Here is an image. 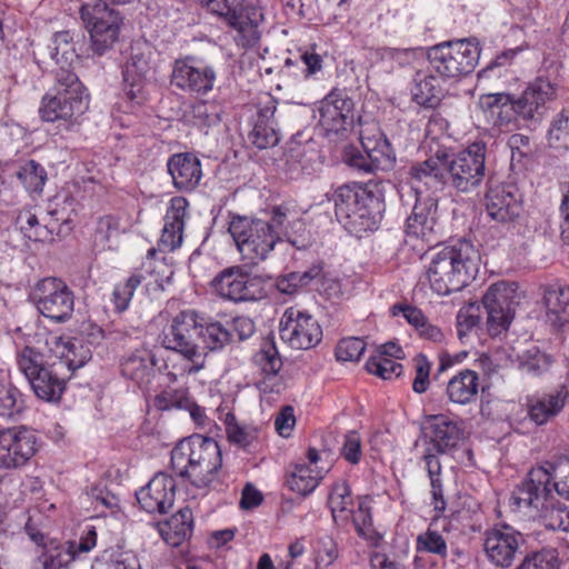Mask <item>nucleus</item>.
<instances>
[{
	"mask_svg": "<svg viewBox=\"0 0 569 569\" xmlns=\"http://www.w3.org/2000/svg\"><path fill=\"white\" fill-rule=\"evenodd\" d=\"M239 252L243 259L257 264L268 258L278 242L279 236H274L267 224V220L234 214L231 217L228 228Z\"/></svg>",
	"mask_w": 569,
	"mask_h": 569,
	"instance_id": "nucleus-10",
	"label": "nucleus"
},
{
	"mask_svg": "<svg viewBox=\"0 0 569 569\" xmlns=\"http://www.w3.org/2000/svg\"><path fill=\"white\" fill-rule=\"evenodd\" d=\"M360 144L379 170H389L396 164L395 149L376 123H368L360 130Z\"/></svg>",
	"mask_w": 569,
	"mask_h": 569,
	"instance_id": "nucleus-33",
	"label": "nucleus"
},
{
	"mask_svg": "<svg viewBox=\"0 0 569 569\" xmlns=\"http://www.w3.org/2000/svg\"><path fill=\"white\" fill-rule=\"evenodd\" d=\"M480 254L473 243L458 239L441 247L431 258L427 276L439 296L461 291L477 276Z\"/></svg>",
	"mask_w": 569,
	"mask_h": 569,
	"instance_id": "nucleus-4",
	"label": "nucleus"
},
{
	"mask_svg": "<svg viewBox=\"0 0 569 569\" xmlns=\"http://www.w3.org/2000/svg\"><path fill=\"white\" fill-rule=\"evenodd\" d=\"M507 144L511 150V168L521 170L532 154L530 138L522 133H513L508 138Z\"/></svg>",
	"mask_w": 569,
	"mask_h": 569,
	"instance_id": "nucleus-55",
	"label": "nucleus"
},
{
	"mask_svg": "<svg viewBox=\"0 0 569 569\" xmlns=\"http://www.w3.org/2000/svg\"><path fill=\"white\" fill-rule=\"evenodd\" d=\"M413 361L416 376L412 382V390L417 393H423L430 385L431 362L423 353L416 356Z\"/></svg>",
	"mask_w": 569,
	"mask_h": 569,
	"instance_id": "nucleus-64",
	"label": "nucleus"
},
{
	"mask_svg": "<svg viewBox=\"0 0 569 569\" xmlns=\"http://www.w3.org/2000/svg\"><path fill=\"white\" fill-rule=\"evenodd\" d=\"M17 366L28 380L36 397L46 402H59L69 378L68 370L34 347L26 346L17 352Z\"/></svg>",
	"mask_w": 569,
	"mask_h": 569,
	"instance_id": "nucleus-7",
	"label": "nucleus"
},
{
	"mask_svg": "<svg viewBox=\"0 0 569 569\" xmlns=\"http://www.w3.org/2000/svg\"><path fill=\"white\" fill-rule=\"evenodd\" d=\"M416 550L420 553L435 555L446 561L448 560V539L429 526L426 531L417 536Z\"/></svg>",
	"mask_w": 569,
	"mask_h": 569,
	"instance_id": "nucleus-50",
	"label": "nucleus"
},
{
	"mask_svg": "<svg viewBox=\"0 0 569 569\" xmlns=\"http://www.w3.org/2000/svg\"><path fill=\"white\" fill-rule=\"evenodd\" d=\"M568 397V389L561 386L553 392L528 399L527 412L529 419L537 426L547 423L562 411Z\"/></svg>",
	"mask_w": 569,
	"mask_h": 569,
	"instance_id": "nucleus-35",
	"label": "nucleus"
},
{
	"mask_svg": "<svg viewBox=\"0 0 569 569\" xmlns=\"http://www.w3.org/2000/svg\"><path fill=\"white\" fill-rule=\"evenodd\" d=\"M173 187L180 192L196 190L202 178L200 159L192 152L173 153L167 161Z\"/></svg>",
	"mask_w": 569,
	"mask_h": 569,
	"instance_id": "nucleus-32",
	"label": "nucleus"
},
{
	"mask_svg": "<svg viewBox=\"0 0 569 569\" xmlns=\"http://www.w3.org/2000/svg\"><path fill=\"white\" fill-rule=\"evenodd\" d=\"M380 184L375 181L350 182L333 190L335 214L350 233L361 237L362 232L379 227L386 207Z\"/></svg>",
	"mask_w": 569,
	"mask_h": 569,
	"instance_id": "nucleus-3",
	"label": "nucleus"
},
{
	"mask_svg": "<svg viewBox=\"0 0 569 569\" xmlns=\"http://www.w3.org/2000/svg\"><path fill=\"white\" fill-rule=\"evenodd\" d=\"M152 51L146 42H132L122 67V87L126 98L142 104L146 100L147 76L151 69Z\"/></svg>",
	"mask_w": 569,
	"mask_h": 569,
	"instance_id": "nucleus-20",
	"label": "nucleus"
},
{
	"mask_svg": "<svg viewBox=\"0 0 569 569\" xmlns=\"http://www.w3.org/2000/svg\"><path fill=\"white\" fill-rule=\"evenodd\" d=\"M548 142L555 149H569V114L560 112L548 130Z\"/></svg>",
	"mask_w": 569,
	"mask_h": 569,
	"instance_id": "nucleus-58",
	"label": "nucleus"
},
{
	"mask_svg": "<svg viewBox=\"0 0 569 569\" xmlns=\"http://www.w3.org/2000/svg\"><path fill=\"white\" fill-rule=\"evenodd\" d=\"M54 84L41 100L39 116L43 121H72L88 109L86 88L73 70H54Z\"/></svg>",
	"mask_w": 569,
	"mask_h": 569,
	"instance_id": "nucleus-8",
	"label": "nucleus"
},
{
	"mask_svg": "<svg viewBox=\"0 0 569 569\" xmlns=\"http://www.w3.org/2000/svg\"><path fill=\"white\" fill-rule=\"evenodd\" d=\"M264 378H274L282 368V359L272 338L266 339L253 357Z\"/></svg>",
	"mask_w": 569,
	"mask_h": 569,
	"instance_id": "nucleus-48",
	"label": "nucleus"
},
{
	"mask_svg": "<svg viewBox=\"0 0 569 569\" xmlns=\"http://www.w3.org/2000/svg\"><path fill=\"white\" fill-rule=\"evenodd\" d=\"M559 552L555 548H543L527 555L516 569H559Z\"/></svg>",
	"mask_w": 569,
	"mask_h": 569,
	"instance_id": "nucleus-53",
	"label": "nucleus"
},
{
	"mask_svg": "<svg viewBox=\"0 0 569 569\" xmlns=\"http://www.w3.org/2000/svg\"><path fill=\"white\" fill-rule=\"evenodd\" d=\"M281 339L292 349L309 350L322 340V329L311 315L288 308L279 325Z\"/></svg>",
	"mask_w": 569,
	"mask_h": 569,
	"instance_id": "nucleus-23",
	"label": "nucleus"
},
{
	"mask_svg": "<svg viewBox=\"0 0 569 569\" xmlns=\"http://www.w3.org/2000/svg\"><path fill=\"white\" fill-rule=\"evenodd\" d=\"M187 204L188 202L184 198H173L171 200L170 208L164 217V226L158 241V248H156L157 250L171 252L181 246Z\"/></svg>",
	"mask_w": 569,
	"mask_h": 569,
	"instance_id": "nucleus-34",
	"label": "nucleus"
},
{
	"mask_svg": "<svg viewBox=\"0 0 569 569\" xmlns=\"http://www.w3.org/2000/svg\"><path fill=\"white\" fill-rule=\"evenodd\" d=\"M480 378L471 369H462L447 383L446 396L449 401L457 405H469L478 398Z\"/></svg>",
	"mask_w": 569,
	"mask_h": 569,
	"instance_id": "nucleus-36",
	"label": "nucleus"
},
{
	"mask_svg": "<svg viewBox=\"0 0 569 569\" xmlns=\"http://www.w3.org/2000/svg\"><path fill=\"white\" fill-rule=\"evenodd\" d=\"M345 162L353 170L362 174H371L377 172L379 169L375 166V162L371 161V158H368V152L365 150L358 149L356 147H351L345 152Z\"/></svg>",
	"mask_w": 569,
	"mask_h": 569,
	"instance_id": "nucleus-62",
	"label": "nucleus"
},
{
	"mask_svg": "<svg viewBox=\"0 0 569 569\" xmlns=\"http://www.w3.org/2000/svg\"><path fill=\"white\" fill-rule=\"evenodd\" d=\"M170 466L196 489L220 491L226 486L222 451L213 438L196 433L181 439L171 450Z\"/></svg>",
	"mask_w": 569,
	"mask_h": 569,
	"instance_id": "nucleus-2",
	"label": "nucleus"
},
{
	"mask_svg": "<svg viewBox=\"0 0 569 569\" xmlns=\"http://www.w3.org/2000/svg\"><path fill=\"white\" fill-rule=\"evenodd\" d=\"M486 158L487 143L482 140L473 141L457 152L439 147L426 160L410 164L407 179L411 186L449 188L458 193H469L486 178Z\"/></svg>",
	"mask_w": 569,
	"mask_h": 569,
	"instance_id": "nucleus-1",
	"label": "nucleus"
},
{
	"mask_svg": "<svg viewBox=\"0 0 569 569\" xmlns=\"http://www.w3.org/2000/svg\"><path fill=\"white\" fill-rule=\"evenodd\" d=\"M121 375L141 390H149L160 372L156 355L149 349H136L120 363Z\"/></svg>",
	"mask_w": 569,
	"mask_h": 569,
	"instance_id": "nucleus-30",
	"label": "nucleus"
},
{
	"mask_svg": "<svg viewBox=\"0 0 569 569\" xmlns=\"http://www.w3.org/2000/svg\"><path fill=\"white\" fill-rule=\"evenodd\" d=\"M485 207L492 220L500 223L513 222L522 210L518 187L512 182H500L493 177L488 178Z\"/></svg>",
	"mask_w": 569,
	"mask_h": 569,
	"instance_id": "nucleus-25",
	"label": "nucleus"
},
{
	"mask_svg": "<svg viewBox=\"0 0 569 569\" xmlns=\"http://www.w3.org/2000/svg\"><path fill=\"white\" fill-rule=\"evenodd\" d=\"M201 313L187 309L176 315L170 326L163 330L162 346L183 356L192 365L188 373H196L204 366L202 352L198 345Z\"/></svg>",
	"mask_w": 569,
	"mask_h": 569,
	"instance_id": "nucleus-11",
	"label": "nucleus"
},
{
	"mask_svg": "<svg viewBox=\"0 0 569 569\" xmlns=\"http://www.w3.org/2000/svg\"><path fill=\"white\" fill-rule=\"evenodd\" d=\"M14 176L30 193H40L47 181L46 169L36 160H28L22 163Z\"/></svg>",
	"mask_w": 569,
	"mask_h": 569,
	"instance_id": "nucleus-49",
	"label": "nucleus"
},
{
	"mask_svg": "<svg viewBox=\"0 0 569 569\" xmlns=\"http://www.w3.org/2000/svg\"><path fill=\"white\" fill-rule=\"evenodd\" d=\"M120 233V219L113 214H106L98 218L96 222L93 242L102 249L111 248L109 244L113 237Z\"/></svg>",
	"mask_w": 569,
	"mask_h": 569,
	"instance_id": "nucleus-54",
	"label": "nucleus"
},
{
	"mask_svg": "<svg viewBox=\"0 0 569 569\" xmlns=\"http://www.w3.org/2000/svg\"><path fill=\"white\" fill-rule=\"evenodd\" d=\"M49 343L54 353L51 360L62 365L68 370L69 378L92 358V350L86 345L82 335L72 338L52 337Z\"/></svg>",
	"mask_w": 569,
	"mask_h": 569,
	"instance_id": "nucleus-31",
	"label": "nucleus"
},
{
	"mask_svg": "<svg viewBox=\"0 0 569 569\" xmlns=\"http://www.w3.org/2000/svg\"><path fill=\"white\" fill-rule=\"evenodd\" d=\"M320 124L327 133L347 138L355 123V102L347 90L335 87L320 101Z\"/></svg>",
	"mask_w": 569,
	"mask_h": 569,
	"instance_id": "nucleus-21",
	"label": "nucleus"
},
{
	"mask_svg": "<svg viewBox=\"0 0 569 569\" xmlns=\"http://www.w3.org/2000/svg\"><path fill=\"white\" fill-rule=\"evenodd\" d=\"M541 496V501L529 503V499L520 493V486H517L509 503L513 510L538 517L547 529L569 532V506L555 500L551 495Z\"/></svg>",
	"mask_w": 569,
	"mask_h": 569,
	"instance_id": "nucleus-24",
	"label": "nucleus"
},
{
	"mask_svg": "<svg viewBox=\"0 0 569 569\" xmlns=\"http://www.w3.org/2000/svg\"><path fill=\"white\" fill-rule=\"evenodd\" d=\"M552 365V358L542 352L537 347H532L523 352L519 360V368L532 376L540 377L549 371Z\"/></svg>",
	"mask_w": 569,
	"mask_h": 569,
	"instance_id": "nucleus-51",
	"label": "nucleus"
},
{
	"mask_svg": "<svg viewBox=\"0 0 569 569\" xmlns=\"http://www.w3.org/2000/svg\"><path fill=\"white\" fill-rule=\"evenodd\" d=\"M519 486L520 493L529 499V503L541 501V495H551L552 490L569 501V471L556 469L555 459L532 467Z\"/></svg>",
	"mask_w": 569,
	"mask_h": 569,
	"instance_id": "nucleus-17",
	"label": "nucleus"
},
{
	"mask_svg": "<svg viewBox=\"0 0 569 569\" xmlns=\"http://www.w3.org/2000/svg\"><path fill=\"white\" fill-rule=\"evenodd\" d=\"M200 322L199 340L202 342L203 349L220 351L226 346L233 343V333L229 327L203 313H201Z\"/></svg>",
	"mask_w": 569,
	"mask_h": 569,
	"instance_id": "nucleus-39",
	"label": "nucleus"
},
{
	"mask_svg": "<svg viewBox=\"0 0 569 569\" xmlns=\"http://www.w3.org/2000/svg\"><path fill=\"white\" fill-rule=\"evenodd\" d=\"M214 291L232 302L254 301L266 296L261 280L243 267L232 266L220 271L211 281Z\"/></svg>",
	"mask_w": 569,
	"mask_h": 569,
	"instance_id": "nucleus-19",
	"label": "nucleus"
},
{
	"mask_svg": "<svg viewBox=\"0 0 569 569\" xmlns=\"http://www.w3.org/2000/svg\"><path fill=\"white\" fill-rule=\"evenodd\" d=\"M328 507L332 519L337 523L338 518L347 520L353 512V499L350 486L346 480L336 481L328 497Z\"/></svg>",
	"mask_w": 569,
	"mask_h": 569,
	"instance_id": "nucleus-45",
	"label": "nucleus"
},
{
	"mask_svg": "<svg viewBox=\"0 0 569 569\" xmlns=\"http://www.w3.org/2000/svg\"><path fill=\"white\" fill-rule=\"evenodd\" d=\"M48 51L58 66L56 70H72L71 64L74 59H78L70 31L56 32L48 46Z\"/></svg>",
	"mask_w": 569,
	"mask_h": 569,
	"instance_id": "nucleus-44",
	"label": "nucleus"
},
{
	"mask_svg": "<svg viewBox=\"0 0 569 569\" xmlns=\"http://www.w3.org/2000/svg\"><path fill=\"white\" fill-rule=\"evenodd\" d=\"M224 425L229 442L249 452L254 451L260 445V429L253 426L240 425L233 413H227Z\"/></svg>",
	"mask_w": 569,
	"mask_h": 569,
	"instance_id": "nucleus-40",
	"label": "nucleus"
},
{
	"mask_svg": "<svg viewBox=\"0 0 569 569\" xmlns=\"http://www.w3.org/2000/svg\"><path fill=\"white\" fill-rule=\"evenodd\" d=\"M441 79L429 70L418 71L413 78V86L411 88L412 100L425 108L437 107L443 96V88L441 86Z\"/></svg>",
	"mask_w": 569,
	"mask_h": 569,
	"instance_id": "nucleus-38",
	"label": "nucleus"
},
{
	"mask_svg": "<svg viewBox=\"0 0 569 569\" xmlns=\"http://www.w3.org/2000/svg\"><path fill=\"white\" fill-rule=\"evenodd\" d=\"M39 450L38 437L26 426L0 430V485L12 482L4 471L19 470L27 466Z\"/></svg>",
	"mask_w": 569,
	"mask_h": 569,
	"instance_id": "nucleus-14",
	"label": "nucleus"
},
{
	"mask_svg": "<svg viewBox=\"0 0 569 569\" xmlns=\"http://www.w3.org/2000/svg\"><path fill=\"white\" fill-rule=\"evenodd\" d=\"M556 96L555 86L547 79L537 78L519 96L506 92L482 94L481 106L490 111L496 126H507L520 120L539 122L547 102Z\"/></svg>",
	"mask_w": 569,
	"mask_h": 569,
	"instance_id": "nucleus-5",
	"label": "nucleus"
},
{
	"mask_svg": "<svg viewBox=\"0 0 569 569\" xmlns=\"http://www.w3.org/2000/svg\"><path fill=\"white\" fill-rule=\"evenodd\" d=\"M142 280V274L132 273L123 282H119L114 286L112 291V302L117 312H123L128 309L134 291L141 284Z\"/></svg>",
	"mask_w": 569,
	"mask_h": 569,
	"instance_id": "nucleus-52",
	"label": "nucleus"
},
{
	"mask_svg": "<svg viewBox=\"0 0 569 569\" xmlns=\"http://www.w3.org/2000/svg\"><path fill=\"white\" fill-rule=\"evenodd\" d=\"M547 316L556 327L569 322V286L549 288L545 293Z\"/></svg>",
	"mask_w": 569,
	"mask_h": 569,
	"instance_id": "nucleus-42",
	"label": "nucleus"
},
{
	"mask_svg": "<svg viewBox=\"0 0 569 569\" xmlns=\"http://www.w3.org/2000/svg\"><path fill=\"white\" fill-rule=\"evenodd\" d=\"M161 251L156 248H150L147 251L144 261L142 262V269L154 277L156 282H163L170 279L173 271L166 262V257H160Z\"/></svg>",
	"mask_w": 569,
	"mask_h": 569,
	"instance_id": "nucleus-57",
	"label": "nucleus"
},
{
	"mask_svg": "<svg viewBox=\"0 0 569 569\" xmlns=\"http://www.w3.org/2000/svg\"><path fill=\"white\" fill-rule=\"evenodd\" d=\"M465 437L461 423L446 415H430L426 418L423 439L438 453H449Z\"/></svg>",
	"mask_w": 569,
	"mask_h": 569,
	"instance_id": "nucleus-28",
	"label": "nucleus"
},
{
	"mask_svg": "<svg viewBox=\"0 0 569 569\" xmlns=\"http://www.w3.org/2000/svg\"><path fill=\"white\" fill-rule=\"evenodd\" d=\"M517 54V49L505 50L497 54L486 68L478 72V82L483 86L510 83L516 79L513 62Z\"/></svg>",
	"mask_w": 569,
	"mask_h": 569,
	"instance_id": "nucleus-37",
	"label": "nucleus"
},
{
	"mask_svg": "<svg viewBox=\"0 0 569 569\" xmlns=\"http://www.w3.org/2000/svg\"><path fill=\"white\" fill-rule=\"evenodd\" d=\"M328 471L326 468L313 470L312 467L300 463L297 465L293 471L287 478L289 489L303 497L313 492L319 486L323 475Z\"/></svg>",
	"mask_w": 569,
	"mask_h": 569,
	"instance_id": "nucleus-43",
	"label": "nucleus"
},
{
	"mask_svg": "<svg viewBox=\"0 0 569 569\" xmlns=\"http://www.w3.org/2000/svg\"><path fill=\"white\" fill-rule=\"evenodd\" d=\"M286 240L292 247L301 250L310 244V238L306 229L305 222L301 219H293L288 223V228L282 233V241Z\"/></svg>",
	"mask_w": 569,
	"mask_h": 569,
	"instance_id": "nucleus-63",
	"label": "nucleus"
},
{
	"mask_svg": "<svg viewBox=\"0 0 569 569\" xmlns=\"http://www.w3.org/2000/svg\"><path fill=\"white\" fill-rule=\"evenodd\" d=\"M366 369L369 373L380 377L385 380L399 377L402 373V365L385 356H370L366 362Z\"/></svg>",
	"mask_w": 569,
	"mask_h": 569,
	"instance_id": "nucleus-56",
	"label": "nucleus"
},
{
	"mask_svg": "<svg viewBox=\"0 0 569 569\" xmlns=\"http://www.w3.org/2000/svg\"><path fill=\"white\" fill-rule=\"evenodd\" d=\"M278 103L270 93L260 97L256 103V112L250 120L252 129L248 138L258 149L274 147L281 140L280 127L276 118Z\"/></svg>",
	"mask_w": 569,
	"mask_h": 569,
	"instance_id": "nucleus-27",
	"label": "nucleus"
},
{
	"mask_svg": "<svg viewBox=\"0 0 569 569\" xmlns=\"http://www.w3.org/2000/svg\"><path fill=\"white\" fill-rule=\"evenodd\" d=\"M420 186H411L415 193V204L411 214L406 220V234L410 238L421 239L429 246L438 243L435 227L437 224L438 199L425 194Z\"/></svg>",
	"mask_w": 569,
	"mask_h": 569,
	"instance_id": "nucleus-26",
	"label": "nucleus"
},
{
	"mask_svg": "<svg viewBox=\"0 0 569 569\" xmlns=\"http://www.w3.org/2000/svg\"><path fill=\"white\" fill-rule=\"evenodd\" d=\"M480 51L476 38L449 40L429 48L427 59L442 81L458 80L473 72Z\"/></svg>",
	"mask_w": 569,
	"mask_h": 569,
	"instance_id": "nucleus-9",
	"label": "nucleus"
},
{
	"mask_svg": "<svg viewBox=\"0 0 569 569\" xmlns=\"http://www.w3.org/2000/svg\"><path fill=\"white\" fill-rule=\"evenodd\" d=\"M16 224L28 240L50 242L54 239V229L41 224L37 216L29 210L19 212Z\"/></svg>",
	"mask_w": 569,
	"mask_h": 569,
	"instance_id": "nucleus-46",
	"label": "nucleus"
},
{
	"mask_svg": "<svg viewBox=\"0 0 569 569\" xmlns=\"http://www.w3.org/2000/svg\"><path fill=\"white\" fill-rule=\"evenodd\" d=\"M300 62L302 63V76L305 79H320L323 74V57L316 52L315 46L310 49L299 50Z\"/></svg>",
	"mask_w": 569,
	"mask_h": 569,
	"instance_id": "nucleus-61",
	"label": "nucleus"
},
{
	"mask_svg": "<svg viewBox=\"0 0 569 569\" xmlns=\"http://www.w3.org/2000/svg\"><path fill=\"white\" fill-rule=\"evenodd\" d=\"M97 545V532L92 527L79 541H61L51 538L40 546L33 569H69V566L90 552Z\"/></svg>",
	"mask_w": 569,
	"mask_h": 569,
	"instance_id": "nucleus-16",
	"label": "nucleus"
},
{
	"mask_svg": "<svg viewBox=\"0 0 569 569\" xmlns=\"http://www.w3.org/2000/svg\"><path fill=\"white\" fill-rule=\"evenodd\" d=\"M366 351V342L363 339L358 337H348L341 339L335 349V356L337 361H359L363 352Z\"/></svg>",
	"mask_w": 569,
	"mask_h": 569,
	"instance_id": "nucleus-60",
	"label": "nucleus"
},
{
	"mask_svg": "<svg viewBox=\"0 0 569 569\" xmlns=\"http://www.w3.org/2000/svg\"><path fill=\"white\" fill-rule=\"evenodd\" d=\"M209 14L233 31L232 39L241 49L254 48L260 39V24L264 20L262 9L251 0H197Z\"/></svg>",
	"mask_w": 569,
	"mask_h": 569,
	"instance_id": "nucleus-6",
	"label": "nucleus"
},
{
	"mask_svg": "<svg viewBox=\"0 0 569 569\" xmlns=\"http://www.w3.org/2000/svg\"><path fill=\"white\" fill-rule=\"evenodd\" d=\"M27 409L24 395L10 381L0 380V416L12 418Z\"/></svg>",
	"mask_w": 569,
	"mask_h": 569,
	"instance_id": "nucleus-47",
	"label": "nucleus"
},
{
	"mask_svg": "<svg viewBox=\"0 0 569 569\" xmlns=\"http://www.w3.org/2000/svg\"><path fill=\"white\" fill-rule=\"evenodd\" d=\"M38 311L56 323L67 322L74 310V295L68 284L54 277L40 280L33 290Z\"/></svg>",
	"mask_w": 569,
	"mask_h": 569,
	"instance_id": "nucleus-15",
	"label": "nucleus"
},
{
	"mask_svg": "<svg viewBox=\"0 0 569 569\" xmlns=\"http://www.w3.org/2000/svg\"><path fill=\"white\" fill-rule=\"evenodd\" d=\"M523 535L509 525H495L485 531L482 548L486 559L496 568H510L521 555Z\"/></svg>",
	"mask_w": 569,
	"mask_h": 569,
	"instance_id": "nucleus-18",
	"label": "nucleus"
},
{
	"mask_svg": "<svg viewBox=\"0 0 569 569\" xmlns=\"http://www.w3.org/2000/svg\"><path fill=\"white\" fill-rule=\"evenodd\" d=\"M486 310V329L491 338L506 336L520 303L518 284L499 281L491 284L481 299Z\"/></svg>",
	"mask_w": 569,
	"mask_h": 569,
	"instance_id": "nucleus-13",
	"label": "nucleus"
},
{
	"mask_svg": "<svg viewBox=\"0 0 569 569\" xmlns=\"http://www.w3.org/2000/svg\"><path fill=\"white\" fill-rule=\"evenodd\" d=\"M176 480L166 472H157L150 481L136 492L140 507L149 513H167L173 506Z\"/></svg>",
	"mask_w": 569,
	"mask_h": 569,
	"instance_id": "nucleus-29",
	"label": "nucleus"
},
{
	"mask_svg": "<svg viewBox=\"0 0 569 569\" xmlns=\"http://www.w3.org/2000/svg\"><path fill=\"white\" fill-rule=\"evenodd\" d=\"M80 18L90 37V49L94 56L108 53L119 40L123 17L118 10L104 4H82Z\"/></svg>",
	"mask_w": 569,
	"mask_h": 569,
	"instance_id": "nucleus-12",
	"label": "nucleus"
},
{
	"mask_svg": "<svg viewBox=\"0 0 569 569\" xmlns=\"http://www.w3.org/2000/svg\"><path fill=\"white\" fill-rule=\"evenodd\" d=\"M190 396L186 389H167L153 399V406L160 411L183 409L189 403Z\"/></svg>",
	"mask_w": 569,
	"mask_h": 569,
	"instance_id": "nucleus-59",
	"label": "nucleus"
},
{
	"mask_svg": "<svg viewBox=\"0 0 569 569\" xmlns=\"http://www.w3.org/2000/svg\"><path fill=\"white\" fill-rule=\"evenodd\" d=\"M216 80L214 68L199 63L193 56L178 58L172 63L170 83L186 93L206 96L212 91Z\"/></svg>",
	"mask_w": 569,
	"mask_h": 569,
	"instance_id": "nucleus-22",
	"label": "nucleus"
},
{
	"mask_svg": "<svg viewBox=\"0 0 569 569\" xmlns=\"http://www.w3.org/2000/svg\"><path fill=\"white\" fill-rule=\"evenodd\" d=\"M193 531V513L189 507L180 509L166 522L161 530L163 539L171 546L178 547L189 539Z\"/></svg>",
	"mask_w": 569,
	"mask_h": 569,
	"instance_id": "nucleus-41",
	"label": "nucleus"
}]
</instances>
